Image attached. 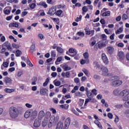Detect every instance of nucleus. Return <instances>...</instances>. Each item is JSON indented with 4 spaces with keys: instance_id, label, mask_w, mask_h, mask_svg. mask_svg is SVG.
<instances>
[{
    "instance_id": "a878e982",
    "label": "nucleus",
    "mask_w": 129,
    "mask_h": 129,
    "mask_svg": "<svg viewBox=\"0 0 129 129\" xmlns=\"http://www.w3.org/2000/svg\"><path fill=\"white\" fill-rule=\"evenodd\" d=\"M45 116V112L44 111L41 110L39 112L38 114V117L39 118H43Z\"/></svg>"
},
{
    "instance_id": "6e6552de",
    "label": "nucleus",
    "mask_w": 129,
    "mask_h": 129,
    "mask_svg": "<svg viewBox=\"0 0 129 129\" xmlns=\"http://www.w3.org/2000/svg\"><path fill=\"white\" fill-rule=\"evenodd\" d=\"M40 95L41 96L48 95V93H49V91L48 90V89L46 88H42L40 89Z\"/></svg>"
},
{
    "instance_id": "58836bf2",
    "label": "nucleus",
    "mask_w": 129,
    "mask_h": 129,
    "mask_svg": "<svg viewBox=\"0 0 129 129\" xmlns=\"http://www.w3.org/2000/svg\"><path fill=\"white\" fill-rule=\"evenodd\" d=\"M92 99V98H88L86 99L84 105H86L89 101H91Z\"/></svg>"
},
{
    "instance_id": "bb28decb",
    "label": "nucleus",
    "mask_w": 129,
    "mask_h": 129,
    "mask_svg": "<svg viewBox=\"0 0 129 129\" xmlns=\"http://www.w3.org/2000/svg\"><path fill=\"white\" fill-rule=\"evenodd\" d=\"M38 6H42L44 8V9H46L48 7V5L47 4H46V2H40L38 4H37Z\"/></svg>"
},
{
    "instance_id": "a211bd4d",
    "label": "nucleus",
    "mask_w": 129,
    "mask_h": 129,
    "mask_svg": "<svg viewBox=\"0 0 129 129\" xmlns=\"http://www.w3.org/2000/svg\"><path fill=\"white\" fill-rule=\"evenodd\" d=\"M83 56L84 59L86 60V61H88V62H89V59H88L89 58V54L88 52H86L83 53Z\"/></svg>"
},
{
    "instance_id": "49530a36",
    "label": "nucleus",
    "mask_w": 129,
    "mask_h": 129,
    "mask_svg": "<svg viewBox=\"0 0 129 129\" xmlns=\"http://www.w3.org/2000/svg\"><path fill=\"white\" fill-rule=\"evenodd\" d=\"M81 19H82V15H80L79 17H77L75 19V21L77 22H80V21H81Z\"/></svg>"
},
{
    "instance_id": "ea45409f",
    "label": "nucleus",
    "mask_w": 129,
    "mask_h": 129,
    "mask_svg": "<svg viewBox=\"0 0 129 129\" xmlns=\"http://www.w3.org/2000/svg\"><path fill=\"white\" fill-rule=\"evenodd\" d=\"M12 47L15 49H19L20 48V45H19V44H16V43H13Z\"/></svg>"
},
{
    "instance_id": "c9c22d12",
    "label": "nucleus",
    "mask_w": 129,
    "mask_h": 129,
    "mask_svg": "<svg viewBox=\"0 0 129 129\" xmlns=\"http://www.w3.org/2000/svg\"><path fill=\"white\" fill-rule=\"evenodd\" d=\"M21 54H22V51H21V50L19 49L16 50V57H19V56Z\"/></svg>"
},
{
    "instance_id": "e433bc0d",
    "label": "nucleus",
    "mask_w": 129,
    "mask_h": 129,
    "mask_svg": "<svg viewBox=\"0 0 129 129\" xmlns=\"http://www.w3.org/2000/svg\"><path fill=\"white\" fill-rule=\"evenodd\" d=\"M51 58H55L56 57V52L55 50H52L51 51Z\"/></svg>"
},
{
    "instance_id": "338daca9",
    "label": "nucleus",
    "mask_w": 129,
    "mask_h": 129,
    "mask_svg": "<svg viewBox=\"0 0 129 129\" xmlns=\"http://www.w3.org/2000/svg\"><path fill=\"white\" fill-rule=\"evenodd\" d=\"M53 100L54 103H56V104L58 103L59 101V100H58V98H54L53 99Z\"/></svg>"
},
{
    "instance_id": "393cba45",
    "label": "nucleus",
    "mask_w": 129,
    "mask_h": 129,
    "mask_svg": "<svg viewBox=\"0 0 129 129\" xmlns=\"http://www.w3.org/2000/svg\"><path fill=\"white\" fill-rule=\"evenodd\" d=\"M60 107H61V108H62V109L67 110V109H68V108H69V105L67 104L60 105Z\"/></svg>"
},
{
    "instance_id": "f257e3e1",
    "label": "nucleus",
    "mask_w": 129,
    "mask_h": 129,
    "mask_svg": "<svg viewBox=\"0 0 129 129\" xmlns=\"http://www.w3.org/2000/svg\"><path fill=\"white\" fill-rule=\"evenodd\" d=\"M23 111V108L19 107L12 106L9 108V113L12 118H17L19 116L20 113Z\"/></svg>"
},
{
    "instance_id": "7c9ffc66",
    "label": "nucleus",
    "mask_w": 129,
    "mask_h": 129,
    "mask_svg": "<svg viewBox=\"0 0 129 129\" xmlns=\"http://www.w3.org/2000/svg\"><path fill=\"white\" fill-rule=\"evenodd\" d=\"M119 93H120V91H119V89H116L113 91V94L114 95H116V96H118V95H119Z\"/></svg>"
},
{
    "instance_id": "412c9836",
    "label": "nucleus",
    "mask_w": 129,
    "mask_h": 129,
    "mask_svg": "<svg viewBox=\"0 0 129 129\" xmlns=\"http://www.w3.org/2000/svg\"><path fill=\"white\" fill-rule=\"evenodd\" d=\"M107 50H108V54H110V55H111L112 53H113V51L114 50V49H113V47L111 46L108 47Z\"/></svg>"
},
{
    "instance_id": "7ed1b4c3",
    "label": "nucleus",
    "mask_w": 129,
    "mask_h": 129,
    "mask_svg": "<svg viewBox=\"0 0 129 129\" xmlns=\"http://www.w3.org/2000/svg\"><path fill=\"white\" fill-rule=\"evenodd\" d=\"M108 10V9L104 8L101 11V14L102 17H110V11H106Z\"/></svg>"
},
{
    "instance_id": "864d4df0",
    "label": "nucleus",
    "mask_w": 129,
    "mask_h": 129,
    "mask_svg": "<svg viewBox=\"0 0 129 129\" xmlns=\"http://www.w3.org/2000/svg\"><path fill=\"white\" fill-rule=\"evenodd\" d=\"M83 72H84V73L87 75V76H88V71L86 69H84L83 70Z\"/></svg>"
},
{
    "instance_id": "473e14b6",
    "label": "nucleus",
    "mask_w": 129,
    "mask_h": 129,
    "mask_svg": "<svg viewBox=\"0 0 129 129\" xmlns=\"http://www.w3.org/2000/svg\"><path fill=\"white\" fill-rule=\"evenodd\" d=\"M27 64L30 67H33V63L30 61V59H29V57H27Z\"/></svg>"
},
{
    "instance_id": "aec40b11",
    "label": "nucleus",
    "mask_w": 129,
    "mask_h": 129,
    "mask_svg": "<svg viewBox=\"0 0 129 129\" xmlns=\"http://www.w3.org/2000/svg\"><path fill=\"white\" fill-rule=\"evenodd\" d=\"M19 24L20 23H11L9 24V28H12L13 27H15V28H18L19 27Z\"/></svg>"
},
{
    "instance_id": "f03ea898",
    "label": "nucleus",
    "mask_w": 129,
    "mask_h": 129,
    "mask_svg": "<svg viewBox=\"0 0 129 129\" xmlns=\"http://www.w3.org/2000/svg\"><path fill=\"white\" fill-rule=\"evenodd\" d=\"M120 95L122 96V100L123 101H127L128 100L129 90L125 89L121 92L120 93Z\"/></svg>"
},
{
    "instance_id": "72a5a7b5",
    "label": "nucleus",
    "mask_w": 129,
    "mask_h": 129,
    "mask_svg": "<svg viewBox=\"0 0 129 129\" xmlns=\"http://www.w3.org/2000/svg\"><path fill=\"white\" fill-rule=\"evenodd\" d=\"M128 19V15H126V14H123L122 16V19L123 21H126Z\"/></svg>"
},
{
    "instance_id": "f3484780",
    "label": "nucleus",
    "mask_w": 129,
    "mask_h": 129,
    "mask_svg": "<svg viewBox=\"0 0 129 129\" xmlns=\"http://www.w3.org/2000/svg\"><path fill=\"white\" fill-rule=\"evenodd\" d=\"M61 76L64 78L65 76L66 78H70V72H67V73H61Z\"/></svg>"
},
{
    "instance_id": "cd10ccee",
    "label": "nucleus",
    "mask_w": 129,
    "mask_h": 129,
    "mask_svg": "<svg viewBox=\"0 0 129 129\" xmlns=\"http://www.w3.org/2000/svg\"><path fill=\"white\" fill-rule=\"evenodd\" d=\"M35 49H36V45L35 44V43H33L30 46V50L31 51V53H34Z\"/></svg>"
},
{
    "instance_id": "09e8293b",
    "label": "nucleus",
    "mask_w": 129,
    "mask_h": 129,
    "mask_svg": "<svg viewBox=\"0 0 129 129\" xmlns=\"http://www.w3.org/2000/svg\"><path fill=\"white\" fill-rule=\"evenodd\" d=\"M92 93H93V95H97V90L94 89L92 90Z\"/></svg>"
},
{
    "instance_id": "9d476101",
    "label": "nucleus",
    "mask_w": 129,
    "mask_h": 129,
    "mask_svg": "<svg viewBox=\"0 0 129 129\" xmlns=\"http://www.w3.org/2000/svg\"><path fill=\"white\" fill-rule=\"evenodd\" d=\"M2 47L7 48L8 50L12 51V46H11V43L9 41L5 42L2 45Z\"/></svg>"
},
{
    "instance_id": "4468645a",
    "label": "nucleus",
    "mask_w": 129,
    "mask_h": 129,
    "mask_svg": "<svg viewBox=\"0 0 129 129\" xmlns=\"http://www.w3.org/2000/svg\"><path fill=\"white\" fill-rule=\"evenodd\" d=\"M33 125L34 127H39L41 125V121L39 119L35 120Z\"/></svg>"
},
{
    "instance_id": "de8ad7c7",
    "label": "nucleus",
    "mask_w": 129,
    "mask_h": 129,
    "mask_svg": "<svg viewBox=\"0 0 129 129\" xmlns=\"http://www.w3.org/2000/svg\"><path fill=\"white\" fill-rule=\"evenodd\" d=\"M107 116L110 119H112L113 117V115L111 113H108Z\"/></svg>"
},
{
    "instance_id": "20e7f679",
    "label": "nucleus",
    "mask_w": 129,
    "mask_h": 129,
    "mask_svg": "<svg viewBox=\"0 0 129 129\" xmlns=\"http://www.w3.org/2000/svg\"><path fill=\"white\" fill-rule=\"evenodd\" d=\"M117 58L118 60H119V61L124 60V58H125L124 52L123 51H119L117 55Z\"/></svg>"
},
{
    "instance_id": "69168bd1",
    "label": "nucleus",
    "mask_w": 129,
    "mask_h": 129,
    "mask_svg": "<svg viewBox=\"0 0 129 129\" xmlns=\"http://www.w3.org/2000/svg\"><path fill=\"white\" fill-rule=\"evenodd\" d=\"M26 15H28V12L27 11H23L22 13V17H25Z\"/></svg>"
},
{
    "instance_id": "0e129e2a",
    "label": "nucleus",
    "mask_w": 129,
    "mask_h": 129,
    "mask_svg": "<svg viewBox=\"0 0 129 129\" xmlns=\"http://www.w3.org/2000/svg\"><path fill=\"white\" fill-rule=\"evenodd\" d=\"M51 76L52 77H53V78H55V77H56V76H57V73H56V72H53V73H52Z\"/></svg>"
},
{
    "instance_id": "c85d7f7f",
    "label": "nucleus",
    "mask_w": 129,
    "mask_h": 129,
    "mask_svg": "<svg viewBox=\"0 0 129 129\" xmlns=\"http://www.w3.org/2000/svg\"><path fill=\"white\" fill-rule=\"evenodd\" d=\"M37 115H38V113L37 112V111L34 110L32 112L31 116H32L33 118H36Z\"/></svg>"
},
{
    "instance_id": "052dcab7",
    "label": "nucleus",
    "mask_w": 129,
    "mask_h": 129,
    "mask_svg": "<svg viewBox=\"0 0 129 129\" xmlns=\"http://www.w3.org/2000/svg\"><path fill=\"white\" fill-rule=\"evenodd\" d=\"M100 23L102 25H105V20L104 19H102L100 20Z\"/></svg>"
},
{
    "instance_id": "f704fd0d",
    "label": "nucleus",
    "mask_w": 129,
    "mask_h": 129,
    "mask_svg": "<svg viewBox=\"0 0 129 129\" xmlns=\"http://www.w3.org/2000/svg\"><path fill=\"white\" fill-rule=\"evenodd\" d=\"M71 111H72V112H73L75 114H76V115H77L78 116H79V113L78 112H77V111H76V110H75L74 109V108H71Z\"/></svg>"
},
{
    "instance_id": "5701e85b",
    "label": "nucleus",
    "mask_w": 129,
    "mask_h": 129,
    "mask_svg": "<svg viewBox=\"0 0 129 129\" xmlns=\"http://www.w3.org/2000/svg\"><path fill=\"white\" fill-rule=\"evenodd\" d=\"M86 94L88 97V98H93L94 97V95L93 94H92L91 93V92H90V91H89V92H86Z\"/></svg>"
},
{
    "instance_id": "e2e57ef3",
    "label": "nucleus",
    "mask_w": 129,
    "mask_h": 129,
    "mask_svg": "<svg viewBox=\"0 0 129 129\" xmlns=\"http://www.w3.org/2000/svg\"><path fill=\"white\" fill-rule=\"evenodd\" d=\"M115 107H116V108H119L120 109V108H121L122 107V105L117 104L115 105Z\"/></svg>"
},
{
    "instance_id": "ddd939ff",
    "label": "nucleus",
    "mask_w": 129,
    "mask_h": 129,
    "mask_svg": "<svg viewBox=\"0 0 129 129\" xmlns=\"http://www.w3.org/2000/svg\"><path fill=\"white\" fill-rule=\"evenodd\" d=\"M69 53H72L73 54L71 55L72 57H75L77 55V51H75V49L73 48L69 49Z\"/></svg>"
},
{
    "instance_id": "4d7b16f0",
    "label": "nucleus",
    "mask_w": 129,
    "mask_h": 129,
    "mask_svg": "<svg viewBox=\"0 0 129 129\" xmlns=\"http://www.w3.org/2000/svg\"><path fill=\"white\" fill-rule=\"evenodd\" d=\"M74 81H75V83H77V84L79 83V82H80V80H79V78H75L74 79Z\"/></svg>"
},
{
    "instance_id": "6e6d98bb",
    "label": "nucleus",
    "mask_w": 129,
    "mask_h": 129,
    "mask_svg": "<svg viewBox=\"0 0 129 129\" xmlns=\"http://www.w3.org/2000/svg\"><path fill=\"white\" fill-rule=\"evenodd\" d=\"M30 9H35V8H36V4L33 3V4H31L30 6Z\"/></svg>"
},
{
    "instance_id": "2f4dec72",
    "label": "nucleus",
    "mask_w": 129,
    "mask_h": 129,
    "mask_svg": "<svg viewBox=\"0 0 129 129\" xmlns=\"http://www.w3.org/2000/svg\"><path fill=\"white\" fill-rule=\"evenodd\" d=\"M63 69H64V71H67V70H71V68L69 67L68 65L65 64L62 67Z\"/></svg>"
},
{
    "instance_id": "4c0bfd02",
    "label": "nucleus",
    "mask_w": 129,
    "mask_h": 129,
    "mask_svg": "<svg viewBox=\"0 0 129 129\" xmlns=\"http://www.w3.org/2000/svg\"><path fill=\"white\" fill-rule=\"evenodd\" d=\"M77 34H78V36H79L80 37H84L85 36V34L84 32H78Z\"/></svg>"
},
{
    "instance_id": "423d86ee",
    "label": "nucleus",
    "mask_w": 129,
    "mask_h": 129,
    "mask_svg": "<svg viewBox=\"0 0 129 129\" xmlns=\"http://www.w3.org/2000/svg\"><path fill=\"white\" fill-rule=\"evenodd\" d=\"M3 82H4V83H5V84L6 85H8V84L11 85V84H12V83L13 82V80H12V79H11V78H9L8 77H6L4 79Z\"/></svg>"
},
{
    "instance_id": "9b49d317",
    "label": "nucleus",
    "mask_w": 129,
    "mask_h": 129,
    "mask_svg": "<svg viewBox=\"0 0 129 129\" xmlns=\"http://www.w3.org/2000/svg\"><path fill=\"white\" fill-rule=\"evenodd\" d=\"M112 84L113 86H120L122 84V81L118 80H115L112 83Z\"/></svg>"
},
{
    "instance_id": "1a4fd4ad",
    "label": "nucleus",
    "mask_w": 129,
    "mask_h": 129,
    "mask_svg": "<svg viewBox=\"0 0 129 129\" xmlns=\"http://www.w3.org/2000/svg\"><path fill=\"white\" fill-rule=\"evenodd\" d=\"M102 59L104 64H105L106 65H107V64H108V58H107V56H106L105 53H103L102 54Z\"/></svg>"
},
{
    "instance_id": "bf43d9fd",
    "label": "nucleus",
    "mask_w": 129,
    "mask_h": 129,
    "mask_svg": "<svg viewBox=\"0 0 129 129\" xmlns=\"http://www.w3.org/2000/svg\"><path fill=\"white\" fill-rule=\"evenodd\" d=\"M3 66L5 68H7V67H9V63H8V62H5L3 63Z\"/></svg>"
},
{
    "instance_id": "2eb2a0df",
    "label": "nucleus",
    "mask_w": 129,
    "mask_h": 129,
    "mask_svg": "<svg viewBox=\"0 0 129 129\" xmlns=\"http://www.w3.org/2000/svg\"><path fill=\"white\" fill-rule=\"evenodd\" d=\"M31 111L30 110L26 111L24 114L25 118H29V117H31Z\"/></svg>"
},
{
    "instance_id": "a19ab883",
    "label": "nucleus",
    "mask_w": 129,
    "mask_h": 129,
    "mask_svg": "<svg viewBox=\"0 0 129 129\" xmlns=\"http://www.w3.org/2000/svg\"><path fill=\"white\" fill-rule=\"evenodd\" d=\"M4 14H5V15H10V14H11V10H10L9 9L6 10V9H5L4 10Z\"/></svg>"
},
{
    "instance_id": "c756f323",
    "label": "nucleus",
    "mask_w": 129,
    "mask_h": 129,
    "mask_svg": "<svg viewBox=\"0 0 129 129\" xmlns=\"http://www.w3.org/2000/svg\"><path fill=\"white\" fill-rule=\"evenodd\" d=\"M32 82L31 83L32 85H36V82H37V80H38V78L36 77H34L32 79Z\"/></svg>"
},
{
    "instance_id": "774afa93",
    "label": "nucleus",
    "mask_w": 129,
    "mask_h": 129,
    "mask_svg": "<svg viewBox=\"0 0 129 129\" xmlns=\"http://www.w3.org/2000/svg\"><path fill=\"white\" fill-rule=\"evenodd\" d=\"M124 106L126 108H128L129 107V101L125 102L124 103Z\"/></svg>"
},
{
    "instance_id": "6ab92c4d",
    "label": "nucleus",
    "mask_w": 129,
    "mask_h": 129,
    "mask_svg": "<svg viewBox=\"0 0 129 129\" xmlns=\"http://www.w3.org/2000/svg\"><path fill=\"white\" fill-rule=\"evenodd\" d=\"M94 123H95V124H96V125H97L98 127H99V128L100 129H102V125H101V123H100V122L97 120H95L94 121Z\"/></svg>"
},
{
    "instance_id": "dca6fc26",
    "label": "nucleus",
    "mask_w": 129,
    "mask_h": 129,
    "mask_svg": "<svg viewBox=\"0 0 129 129\" xmlns=\"http://www.w3.org/2000/svg\"><path fill=\"white\" fill-rule=\"evenodd\" d=\"M4 90L5 92H6V93H12L13 92H15L16 89L5 88Z\"/></svg>"
},
{
    "instance_id": "c03bdc74",
    "label": "nucleus",
    "mask_w": 129,
    "mask_h": 129,
    "mask_svg": "<svg viewBox=\"0 0 129 129\" xmlns=\"http://www.w3.org/2000/svg\"><path fill=\"white\" fill-rule=\"evenodd\" d=\"M85 31L86 32V35H90L91 34V32H92V31H90L87 28H85Z\"/></svg>"
},
{
    "instance_id": "603ef678",
    "label": "nucleus",
    "mask_w": 129,
    "mask_h": 129,
    "mask_svg": "<svg viewBox=\"0 0 129 129\" xmlns=\"http://www.w3.org/2000/svg\"><path fill=\"white\" fill-rule=\"evenodd\" d=\"M6 51H7V48H6L5 47H3V48L1 50V54H4Z\"/></svg>"
},
{
    "instance_id": "3c124183",
    "label": "nucleus",
    "mask_w": 129,
    "mask_h": 129,
    "mask_svg": "<svg viewBox=\"0 0 129 129\" xmlns=\"http://www.w3.org/2000/svg\"><path fill=\"white\" fill-rule=\"evenodd\" d=\"M82 11L84 13H87V12H88V9L86 8V6H84L82 8Z\"/></svg>"
},
{
    "instance_id": "4be33fe9",
    "label": "nucleus",
    "mask_w": 129,
    "mask_h": 129,
    "mask_svg": "<svg viewBox=\"0 0 129 129\" xmlns=\"http://www.w3.org/2000/svg\"><path fill=\"white\" fill-rule=\"evenodd\" d=\"M63 13V11L61 10H57L56 12L55 11V15L56 16H57V17H63V16H61L62 15Z\"/></svg>"
},
{
    "instance_id": "8fccbe9b",
    "label": "nucleus",
    "mask_w": 129,
    "mask_h": 129,
    "mask_svg": "<svg viewBox=\"0 0 129 129\" xmlns=\"http://www.w3.org/2000/svg\"><path fill=\"white\" fill-rule=\"evenodd\" d=\"M47 124H48V122H47V121L43 120L42 121V126H44V127H45V126H46Z\"/></svg>"
},
{
    "instance_id": "13d9d810",
    "label": "nucleus",
    "mask_w": 129,
    "mask_h": 129,
    "mask_svg": "<svg viewBox=\"0 0 129 129\" xmlns=\"http://www.w3.org/2000/svg\"><path fill=\"white\" fill-rule=\"evenodd\" d=\"M118 121H119V118L118 116H116L114 119V122L117 123Z\"/></svg>"
},
{
    "instance_id": "5fc2aeb1",
    "label": "nucleus",
    "mask_w": 129,
    "mask_h": 129,
    "mask_svg": "<svg viewBox=\"0 0 129 129\" xmlns=\"http://www.w3.org/2000/svg\"><path fill=\"white\" fill-rule=\"evenodd\" d=\"M94 78L95 79V80H99V79H100V77L97 75H95L94 76Z\"/></svg>"
},
{
    "instance_id": "f8f14e48",
    "label": "nucleus",
    "mask_w": 129,
    "mask_h": 129,
    "mask_svg": "<svg viewBox=\"0 0 129 129\" xmlns=\"http://www.w3.org/2000/svg\"><path fill=\"white\" fill-rule=\"evenodd\" d=\"M101 69L102 71V75H103V76H107V75H108V74H107L108 73V69L103 67Z\"/></svg>"
},
{
    "instance_id": "a18cd8bd",
    "label": "nucleus",
    "mask_w": 129,
    "mask_h": 129,
    "mask_svg": "<svg viewBox=\"0 0 129 129\" xmlns=\"http://www.w3.org/2000/svg\"><path fill=\"white\" fill-rule=\"evenodd\" d=\"M38 37L41 40H44V35L42 33L38 34Z\"/></svg>"
},
{
    "instance_id": "0eeeda50",
    "label": "nucleus",
    "mask_w": 129,
    "mask_h": 129,
    "mask_svg": "<svg viewBox=\"0 0 129 129\" xmlns=\"http://www.w3.org/2000/svg\"><path fill=\"white\" fill-rule=\"evenodd\" d=\"M70 122H71V119L70 117L67 118L64 121V128L68 129Z\"/></svg>"
},
{
    "instance_id": "39448f33",
    "label": "nucleus",
    "mask_w": 129,
    "mask_h": 129,
    "mask_svg": "<svg viewBox=\"0 0 129 129\" xmlns=\"http://www.w3.org/2000/svg\"><path fill=\"white\" fill-rule=\"evenodd\" d=\"M56 8L55 7L53 6L49 9L48 12L47 13V15H50V16H54L56 14Z\"/></svg>"
},
{
    "instance_id": "680f3d73",
    "label": "nucleus",
    "mask_w": 129,
    "mask_h": 129,
    "mask_svg": "<svg viewBox=\"0 0 129 129\" xmlns=\"http://www.w3.org/2000/svg\"><path fill=\"white\" fill-rule=\"evenodd\" d=\"M50 110H51V111H52L53 114H56V113H57V111H56V110L54 108H50Z\"/></svg>"
},
{
    "instance_id": "79ce46f5",
    "label": "nucleus",
    "mask_w": 129,
    "mask_h": 129,
    "mask_svg": "<svg viewBox=\"0 0 129 129\" xmlns=\"http://www.w3.org/2000/svg\"><path fill=\"white\" fill-rule=\"evenodd\" d=\"M62 61V56H59L57 58L56 60L55 61L56 65H57V62H61Z\"/></svg>"
},
{
    "instance_id": "37998d69",
    "label": "nucleus",
    "mask_w": 129,
    "mask_h": 129,
    "mask_svg": "<svg viewBox=\"0 0 129 129\" xmlns=\"http://www.w3.org/2000/svg\"><path fill=\"white\" fill-rule=\"evenodd\" d=\"M49 83V78H47L45 80V82L43 84V86L45 87L46 85H48Z\"/></svg>"
},
{
    "instance_id": "b1692460",
    "label": "nucleus",
    "mask_w": 129,
    "mask_h": 129,
    "mask_svg": "<svg viewBox=\"0 0 129 129\" xmlns=\"http://www.w3.org/2000/svg\"><path fill=\"white\" fill-rule=\"evenodd\" d=\"M56 51L58 53H59V54H63V53H64V49L60 46L57 47Z\"/></svg>"
}]
</instances>
